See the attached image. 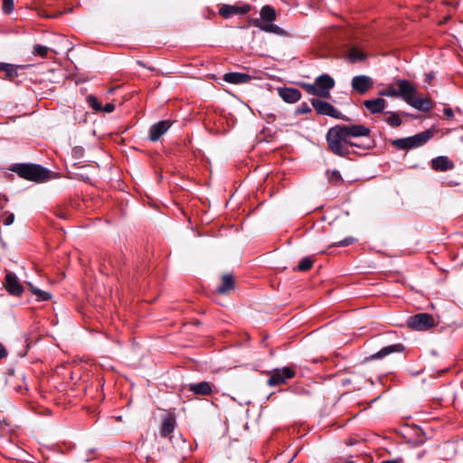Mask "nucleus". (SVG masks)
I'll list each match as a JSON object with an SVG mask.
<instances>
[{
    "instance_id": "1",
    "label": "nucleus",
    "mask_w": 463,
    "mask_h": 463,
    "mask_svg": "<svg viewBox=\"0 0 463 463\" xmlns=\"http://www.w3.org/2000/svg\"><path fill=\"white\" fill-rule=\"evenodd\" d=\"M371 130L364 125H336L331 128L326 134L329 150L339 156H346L350 147L361 146L352 141V138L367 137Z\"/></svg>"
},
{
    "instance_id": "2",
    "label": "nucleus",
    "mask_w": 463,
    "mask_h": 463,
    "mask_svg": "<svg viewBox=\"0 0 463 463\" xmlns=\"http://www.w3.org/2000/svg\"><path fill=\"white\" fill-rule=\"evenodd\" d=\"M417 90L406 80H398L397 88L393 85H389L387 88L381 91V95L386 97H401L409 105L420 111H429L431 109L432 105L430 99L417 98Z\"/></svg>"
},
{
    "instance_id": "3",
    "label": "nucleus",
    "mask_w": 463,
    "mask_h": 463,
    "mask_svg": "<svg viewBox=\"0 0 463 463\" xmlns=\"http://www.w3.org/2000/svg\"><path fill=\"white\" fill-rule=\"evenodd\" d=\"M11 170L20 177L35 183H43L51 178V172L40 165L15 164Z\"/></svg>"
},
{
    "instance_id": "4",
    "label": "nucleus",
    "mask_w": 463,
    "mask_h": 463,
    "mask_svg": "<svg viewBox=\"0 0 463 463\" xmlns=\"http://www.w3.org/2000/svg\"><path fill=\"white\" fill-rule=\"evenodd\" d=\"M276 19V12L273 7L264 5L260 10V18L253 20V25L267 33L284 35L285 32L278 25L272 24Z\"/></svg>"
},
{
    "instance_id": "5",
    "label": "nucleus",
    "mask_w": 463,
    "mask_h": 463,
    "mask_svg": "<svg viewBox=\"0 0 463 463\" xmlns=\"http://www.w3.org/2000/svg\"><path fill=\"white\" fill-rule=\"evenodd\" d=\"M335 86V80L327 74L317 77L313 84H304V90L310 95L324 99L330 98V90Z\"/></svg>"
},
{
    "instance_id": "6",
    "label": "nucleus",
    "mask_w": 463,
    "mask_h": 463,
    "mask_svg": "<svg viewBox=\"0 0 463 463\" xmlns=\"http://www.w3.org/2000/svg\"><path fill=\"white\" fill-rule=\"evenodd\" d=\"M432 136L433 134L431 130H425L412 137L396 139L392 142V145L399 149H411L423 146L432 137Z\"/></svg>"
},
{
    "instance_id": "7",
    "label": "nucleus",
    "mask_w": 463,
    "mask_h": 463,
    "mask_svg": "<svg viewBox=\"0 0 463 463\" xmlns=\"http://www.w3.org/2000/svg\"><path fill=\"white\" fill-rule=\"evenodd\" d=\"M409 327L415 330H427L435 326V321L432 316L427 313H420L415 316L410 317L407 320Z\"/></svg>"
},
{
    "instance_id": "8",
    "label": "nucleus",
    "mask_w": 463,
    "mask_h": 463,
    "mask_svg": "<svg viewBox=\"0 0 463 463\" xmlns=\"http://www.w3.org/2000/svg\"><path fill=\"white\" fill-rule=\"evenodd\" d=\"M311 104L317 114L329 116L334 118L347 120L345 117L337 110L333 105L318 99H312Z\"/></svg>"
},
{
    "instance_id": "9",
    "label": "nucleus",
    "mask_w": 463,
    "mask_h": 463,
    "mask_svg": "<svg viewBox=\"0 0 463 463\" xmlns=\"http://www.w3.org/2000/svg\"><path fill=\"white\" fill-rule=\"evenodd\" d=\"M295 376V371L290 367L275 369L270 372L268 384L271 387L285 384L288 379Z\"/></svg>"
},
{
    "instance_id": "10",
    "label": "nucleus",
    "mask_w": 463,
    "mask_h": 463,
    "mask_svg": "<svg viewBox=\"0 0 463 463\" xmlns=\"http://www.w3.org/2000/svg\"><path fill=\"white\" fill-rule=\"evenodd\" d=\"M5 288L7 292L13 296H21L24 292V287L19 282L14 273L7 272L5 279Z\"/></svg>"
},
{
    "instance_id": "11",
    "label": "nucleus",
    "mask_w": 463,
    "mask_h": 463,
    "mask_svg": "<svg viewBox=\"0 0 463 463\" xmlns=\"http://www.w3.org/2000/svg\"><path fill=\"white\" fill-rule=\"evenodd\" d=\"M351 85L354 90L364 94L373 88V81L369 76L359 75L352 79Z\"/></svg>"
},
{
    "instance_id": "12",
    "label": "nucleus",
    "mask_w": 463,
    "mask_h": 463,
    "mask_svg": "<svg viewBox=\"0 0 463 463\" xmlns=\"http://www.w3.org/2000/svg\"><path fill=\"white\" fill-rule=\"evenodd\" d=\"M172 126L169 120H161L151 126L149 129V139L153 142L157 141Z\"/></svg>"
},
{
    "instance_id": "13",
    "label": "nucleus",
    "mask_w": 463,
    "mask_h": 463,
    "mask_svg": "<svg viewBox=\"0 0 463 463\" xmlns=\"http://www.w3.org/2000/svg\"><path fill=\"white\" fill-rule=\"evenodd\" d=\"M250 11V5H244L241 6H236V5H223L220 8V14L223 18H229L232 15L234 14H244Z\"/></svg>"
},
{
    "instance_id": "14",
    "label": "nucleus",
    "mask_w": 463,
    "mask_h": 463,
    "mask_svg": "<svg viewBox=\"0 0 463 463\" xmlns=\"http://www.w3.org/2000/svg\"><path fill=\"white\" fill-rule=\"evenodd\" d=\"M214 386L209 382H200L197 383H190L186 386L189 392H192L195 395L207 396L212 394Z\"/></svg>"
},
{
    "instance_id": "15",
    "label": "nucleus",
    "mask_w": 463,
    "mask_h": 463,
    "mask_svg": "<svg viewBox=\"0 0 463 463\" xmlns=\"http://www.w3.org/2000/svg\"><path fill=\"white\" fill-rule=\"evenodd\" d=\"M278 92L279 97L288 103H295L301 99V92L295 88H279Z\"/></svg>"
},
{
    "instance_id": "16",
    "label": "nucleus",
    "mask_w": 463,
    "mask_h": 463,
    "mask_svg": "<svg viewBox=\"0 0 463 463\" xmlns=\"http://www.w3.org/2000/svg\"><path fill=\"white\" fill-rule=\"evenodd\" d=\"M403 350V345L402 344H395L392 345L385 346L382 348L379 352L372 354L371 356L367 357L365 360H375V359H382L385 357L386 355H389L392 353H399Z\"/></svg>"
},
{
    "instance_id": "17",
    "label": "nucleus",
    "mask_w": 463,
    "mask_h": 463,
    "mask_svg": "<svg viewBox=\"0 0 463 463\" xmlns=\"http://www.w3.org/2000/svg\"><path fill=\"white\" fill-rule=\"evenodd\" d=\"M223 80L231 84H242L249 82L251 76L241 72H228L223 75Z\"/></svg>"
},
{
    "instance_id": "18",
    "label": "nucleus",
    "mask_w": 463,
    "mask_h": 463,
    "mask_svg": "<svg viewBox=\"0 0 463 463\" xmlns=\"http://www.w3.org/2000/svg\"><path fill=\"white\" fill-rule=\"evenodd\" d=\"M431 167L436 171L445 172L453 169L454 164L447 156H438L431 160Z\"/></svg>"
},
{
    "instance_id": "19",
    "label": "nucleus",
    "mask_w": 463,
    "mask_h": 463,
    "mask_svg": "<svg viewBox=\"0 0 463 463\" xmlns=\"http://www.w3.org/2000/svg\"><path fill=\"white\" fill-rule=\"evenodd\" d=\"M364 107L373 114L383 111L386 106L385 99L382 98L364 101Z\"/></svg>"
},
{
    "instance_id": "20",
    "label": "nucleus",
    "mask_w": 463,
    "mask_h": 463,
    "mask_svg": "<svg viewBox=\"0 0 463 463\" xmlns=\"http://www.w3.org/2000/svg\"><path fill=\"white\" fill-rule=\"evenodd\" d=\"M175 420L173 416L167 415L163 419L161 428H160V435L162 437L169 436L175 430Z\"/></svg>"
},
{
    "instance_id": "21",
    "label": "nucleus",
    "mask_w": 463,
    "mask_h": 463,
    "mask_svg": "<svg viewBox=\"0 0 463 463\" xmlns=\"http://www.w3.org/2000/svg\"><path fill=\"white\" fill-rule=\"evenodd\" d=\"M234 288V279L230 274L222 277V284L217 288L216 292L219 294H226Z\"/></svg>"
},
{
    "instance_id": "22",
    "label": "nucleus",
    "mask_w": 463,
    "mask_h": 463,
    "mask_svg": "<svg viewBox=\"0 0 463 463\" xmlns=\"http://www.w3.org/2000/svg\"><path fill=\"white\" fill-rule=\"evenodd\" d=\"M0 71H5L8 80H13L17 76V67L5 62H0Z\"/></svg>"
},
{
    "instance_id": "23",
    "label": "nucleus",
    "mask_w": 463,
    "mask_h": 463,
    "mask_svg": "<svg viewBox=\"0 0 463 463\" xmlns=\"http://www.w3.org/2000/svg\"><path fill=\"white\" fill-rule=\"evenodd\" d=\"M347 57L350 60L351 62L354 63V62H357V61H364V58H365V53L364 52H362L361 50H359L358 48L352 47L348 51Z\"/></svg>"
},
{
    "instance_id": "24",
    "label": "nucleus",
    "mask_w": 463,
    "mask_h": 463,
    "mask_svg": "<svg viewBox=\"0 0 463 463\" xmlns=\"http://www.w3.org/2000/svg\"><path fill=\"white\" fill-rule=\"evenodd\" d=\"M313 263L314 260L311 257H306L299 261L298 265L295 268V270L307 271L312 268Z\"/></svg>"
},
{
    "instance_id": "25",
    "label": "nucleus",
    "mask_w": 463,
    "mask_h": 463,
    "mask_svg": "<svg viewBox=\"0 0 463 463\" xmlns=\"http://www.w3.org/2000/svg\"><path fill=\"white\" fill-rule=\"evenodd\" d=\"M32 293L38 298L41 301H45L51 298V294L35 288L33 284L29 283Z\"/></svg>"
},
{
    "instance_id": "26",
    "label": "nucleus",
    "mask_w": 463,
    "mask_h": 463,
    "mask_svg": "<svg viewBox=\"0 0 463 463\" xmlns=\"http://www.w3.org/2000/svg\"><path fill=\"white\" fill-rule=\"evenodd\" d=\"M386 122L390 126L397 128V127L401 126L402 119H401L400 116L397 113H395V112H389V117L387 118Z\"/></svg>"
},
{
    "instance_id": "27",
    "label": "nucleus",
    "mask_w": 463,
    "mask_h": 463,
    "mask_svg": "<svg viewBox=\"0 0 463 463\" xmlns=\"http://www.w3.org/2000/svg\"><path fill=\"white\" fill-rule=\"evenodd\" d=\"M87 101L89 105L96 111H101L102 110V105L98 100V99L93 95H89L87 97Z\"/></svg>"
},
{
    "instance_id": "28",
    "label": "nucleus",
    "mask_w": 463,
    "mask_h": 463,
    "mask_svg": "<svg viewBox=\"0 0 463 463\" xmlns=\"http://www.w3.org/2000/svg\"><path fill=\"white\" fill-rule=\"evenodd\" d=\"M327 176L330 182L334 184H338L342 182V177L339 172L337 171H327Z\"/></svg>"
},
{
    "instance_id": "29",
    "label": "nucleus",
    "mask_w": 463,
    "mask_h": 463,
    "mask_svg": "<svg viewBox=\"0 0 463 463\" xmlns=\"http://www.w3.org/2000/svg\"><path fill=\"white\" fill-rule=\"evenodd\" d=\"M355 241V239L353 237H346L344 240L335 242L331 245V247H345L353 244Z\"/></svg>"
},
{
    "instance_id": "30",
    "label": "nucleus",
    "mask_w": 463,
    "mask_h": 463,
    "mask_svg": "<svg viewBox=\"0 0 463 463\" xmlns=\"http://www.w3.org/2000/svg\"><path fill=\"white\" fill-rule=\"evenodd\" d=\"M33 53L41 57H45L48 53V48L46 46L37 44L33 47Z\"/></svg>"
},
{
    "instance_id": "31",
    "label": "nucleus",
    "mask_w": 463,
    "mask_h": 463,
    "mask_svg": "<svg viewBox=\"0 0 463 463\" xmlns=\"http://www.w3.org/2000/svg\"><path fill=\"white\" fill-rule=\"evenodd\" d=\"M311 111V108L309 107V105L306 102L304 103H301L297 109H296V114L297 115H300V114H307Z\"/></svg>"
},
{
    "instance_id": "32",
    "label": "nucleus",
    "mask_w": 463,
    "mask_h": 463,
    "mask_svg": "<svg viewBox=\"0 0 463 463\" xmlns=\"http://www.w3.org/2000/svg\"><path fill=\"white\" fill-rule=\"evenodd\" d=\"M14 10V0H3V11L5 14H10Z\"/></svg>"
},
{
    "instance_id": "33",
    "label": "nucleus",
    "mask_w": 463,
    "mask_h": 463,
    "mask_svg": "<svg viewBox=\"0 0 463 463\" xmlns=\"http://www.w3.org/2000/svg\"><path fill=\"white\" fill-rule=\"evenodd\" d=\"M83 154H84V149L83 147L81 146H75L73 149H72V156L75 157V158H80L83 156Z\"/></svg>"
},
{
    "instance_id": "34",
    "label": "nucleus",
    "mask_w": 463,
    "mask_h": 463,
    "mask_svg": "<svg viewBox=\"0 0 463 463\" xmlns=\"http://www.w3.org/2000/svg\"><path fill=\"white\" fill-rule=\"evenodd\" d=\"M6 216L4 219L5 225H10L14 222V215L13 213H6Z\"/></svg>"
},
{
    "instance_id": "35",
    "label": "nucleus",
    "mask_w": 463,
    "mask_h": 463,
    "mask_svg": "<svg viewBox=\"0 0 463 463\" xmlns=\"http://www.w3.org/2000/svg\"><path fill=\"white\" fill-rule=\"evenodd\" d=\"M114 109H115V106L113 103H107L104 108L102 107V110H104L107 113H110V112L114 111Z\"/></svg>"
},
{
    "instance_id": "36",
    "label": "nucleus",
    "mask_w": 463,
    "mask_h": 463,
    "mask_svg": "<svg viewBox=\"0 0 463 463\" xmlns=\"http://www.w3.org/2000/svg\"><path fill=\"white\" fill-rule=\"evenodd\" d=\"M443 113L447 118H452L454 116L453 110L450 108H445Z\"/></svg>"
},
{
    "instance_id": "37",
    "label": "nucleus",
    "mask_w": 463,
    "mask_h": 463,
    "mask_svg": "<svg viewBox=\"0 0 463 463\" xmlns=\"http://www.w3.org/2000/svg\"><path fill=\"white\" fill-rule=\"evenodd\" d=\"M7 355V352L3 345L0 344V360Z\"/></svg>"
},
{
    "instance_id": "38",
    "label": "nucleus",
    "mask_w": 463,
    "mask_h": 463,
    "mask_svg": "<svg viewBox=\"0 0 463 463\" xmlns=\"http://www.w3.org/2000/svg\"><path fill=\"white\" fill-rule=\"evenodd\" d=\"M79 178L83 179L84 181H89L90 177L86 175L84 173H76L75 174Z\"/></svg>"
},
{
    "instance_id": "39",
    "label": "nucleus",
    "mask_w": 463,
    "mask_h": 463,
    "mask_svg": "<svg viewBox=\"0 0 463 463\" xmlns=\"http://www.w3.org/2000/svg\"><path fill=\"white\" fill-rule=\"evenodd\" d=\"M61 13H59L58 14H46L44 11H42L39 13V15L40 16H46V17H56L58 15H60Z\"/></svg>"
},
{
    "instance_id": "40",
    "label": "nucleus",
    "mask_w": 463,
    "mask_h": 463,
    "mask_svg": "<svg viewBox=\"0 0 463 463\" xmlns=\"http://www.w3.org/2000/svg\"><path fill=\"white\" fill-rule=\"evenodd\" d=\"M381 463H402V459H390V460H383Z\"/></svg>"
},
{
    "instance_id": "41",
    "label": "nucleus",
    "mask_w": 463,
    "mask_h": 463,
    "mask_svg": "<svg viewBox=\"0 0 463 463\" xmlns=\"http://www.w3.org/2000/svg\"><path fill=\"white\" fill-rule=\"evenodd\" d=\"M434 78L432 73H429L426 75V81L430 82L432 79Z\"/></svg>"
},
{
    "instance_id": "42",
    "label": "nucleus",
    "mask_w": 463,
    "mask_h": 463,
    "mask_svg": "<svg viewBox=\"0 0 463 463\" xmlns=\"http://www.w3.org/2000/svg\"><path fill=\"white\" fill-rule=\"evenodd\" d=\"M350 383V381L347 379L344 381V383Z\"/></svg>"
},
{
    "instance_id": "43",
    "label": "nucleus",
    "mask_w": 463,
    "mask_h": 463,
    "mask_svg": "<svg viewBox=\"0 0 463 463\" xmlns=\"http://www.w3.org/2000/svg\"><path fill=\"white\" fill-rule=\"evenodd\" d=\"M85 167H86V165H82V166L79 167V169H83Z\"/></svg>"
}]
</instances>
